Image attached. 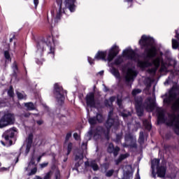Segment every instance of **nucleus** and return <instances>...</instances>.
I'll list each match as a JSON object with an SVG mask.
<instances>
[{"instance_id": "f257e3e1", "label": "nucleus", "mask_w": 179, "mask_h": 179, "mask_svg": "<svg viewBox=\"0 0 179 179\" xmlns=\"http://www.w3.org/2000/svg\"><path fill=\"white\" fill-rule=\"evenodd\" d=\"M141 50H144L141 57L144 60H138L137 66L141 69H145L152 66L150 59H153L157 55V48L155 45V39L150 36L143 35L138 41Z\"/></svg>"}, {"instance_id": "f03ea898", "label": "nucleus", "mask_w": 179, "mask_h": 179, "mask_svg": "<svg viewBox=\"0 0 179 179\" xmlns=\"http://www.w3.org/2000/svg\"><path fill=\"white\" fill-rule=\"evenodd\" d=\"M114 111L110 110L108 115V119L105 123V127L106 129H104L103 127H98L96 128L97 132H100V134H103L107 141L110 140V131H111V128H118L120 127V122L118 120L113 117V114Z\"/></svg>"}, {"instance_id": "7ed1b4c3", "label": "nucleus", "mask_w": 179, "mask_h": 179, "mask_svg": "<svg viewBox=\"0 0 179 179\" xmlns=\"http://www.w3.org/2000/svg\"><path fill=\"white\" fill-rule=\"evenodd\" d=\"M168 117L171 120L167 122L166 115L164 113L160 114L158 111L157 124L161 121L162 124H166L167 127H173L174 133L179 136V114L177 116L176 114H169Z\"/></svg>"}, {"instance_id": "20e7f679", "label": "nucleus", "mask_w": 179, "mask_h": 179, "mask_svg": "<svg viewBox=\"0 0 179 179\" xmlns=\"http://www.w3.org/2000/svg\"><path fill=\"white\" fill-rule=\"evenodd\" d=\"M169 97L164 99V103L169 105L171 103L173 100H175L171 106V110L174 113H179V86L178 85H173L169 91Z\"/></svg>"}, {"instance_id": "39448f33", "label": "nucleus", "mask_w": 179, "mask_h": 179, "mask_svg": "<svg viewBox=\"0 0 179 179\" xmlns=\"http://www.w3.org/2000/svg\"><path fill=\"white\" fill-rule=\"evenodd\" d=\"M62 1L63 0H56L59 9L57 11V14L55 17V23H59L62 18ZM75 2H76V0H64L65 8L69 9L71 13L76 10V5H75Z\"/></svg>"}, {"instance_id": "423d86ee", "label": "nucleus", "mask_w": 179, "mask_h": 179, "mask_svg": "<svg viewBox=\"0 0 179 179\" xmlns=\"http://www.w3.org/2000/svg\"><path fill=\"white\" fill-rule=\"evenodd\" d=\"M156 107V98L148 97L143 105H138L135 106L136 113L138 117H143L145 109L148 113H152Z\"/></svg>"}, {"instance_id": "0eeeda50", "label": "nucleus", "mask_w": 179, "mask_h": 179, "mask_svg": "<svg viewBox=\"0 0 179 179\" xmlns=\"http://www.w3.org/2000/svg\"><path fill=\"white\" fill-rule=\"evenodd\" d=\"M44 45H47L50 48L48 54H55V45L54 43V39L51 36H48L47 38H42L40 39L36 44L38 50H44Z\"/></svg>"}, {"instance_id": "6e6552de", "label": "nucleus", "mask_w": 179, "mask_h": 179, "mask_svg": "<svg viewBox=\"0 0 179 179\" xmlns=\"http://www.w3.org/2000/svg\"><path fill=\"white\" fill-rule=\"evenodd\" d=\"M53 93L57 100L58 104H59V106H62L65 101V94H66L68 92L64 90L59 84L55 83L54 85Z\"/></svg>"}, {"instance_id": "1a4fd4ad", "label": "nucleus", "mask_w": 179, "mask_h": 179, "mask_svg": "<svg viewBox=\"0 0 179 179\" xmlns=\"http://www.w3.org/2000/svg\"><path fill=\"white\" fill-rule=\"evenodd\" d=\"M167 63L163 59V52H160V49H157V68H160L159 73H164L167 72Z\"/></svg>"}, {"instance_id": "9d476101", "label": "nucleus", "mask_w": 179, "mask_h": 179, "mask_svg": "<svg viewBox=\"0 0 179 179\" xmlns=\"http://www.w3.org/2000/svg\"><path fill=\"white\" fill-rule=\"evenodd\" d=\"M126 142H129V144L124 143V148H129V149H138V144L136 143V138L131 134H127L125 136Z\"/></svg>"}, {"instance_id": "9b49d317", "label": "nucleus", "mask_w": 179, "mask_h": 179, "mask_svg": "<svg viewBox=\"0 0 179 179\" xmlns=\"http://www.w3.org/2000/svg\"><path fill=\"white\" fill-rule=\"evenodd\" d=\"M13 124V115L12 113L5 114L0 119V128H5L8 125H12Z\"/></svg>"}, {"instance_id": "f8f14e48", "label": "nucleus", "mask_w": 179, "mask_h": 179, "mask_svg": "<svg viewBox=\"0 0 179 179\" xmlns=\"http://www.w3.org/2000/svg\"><path fill=\"white\" fill-rule=\"evenodd\" d=\"M2 137L6 141V142H9V145L12 146L13 145V142H16V137H15V131L12 129L6 131Z\"/></svg>"}, {"instance_id": "ddd939ff", "label": "nucleus", "mask_w": 179, "mask_h": 179, "mask_svg": "<svg viewBox=\"0 0 179 179\" xmlns=\"http://www.w3.org/2000/svg\"><path fill=\"white\" fill-rule=\"evenodd\" d=\"M118 54H120V47L117 45H114L108 51L107 61H108V62H111V61H113Z\"/></svg>"}, {"instance_id": "4468645a", "label": "nucleus", "mask_w": 179, "mask_h": 179, "mask_svg": "<svg viewBox=\"0 0 179 179\" xmlns=\"http://www.w3.org/2000/svg\"><path fill=\"white\" fill-rule=\"evenodd\" d=\"M85 101L87 107H90V108H96L94 92H89L85 96Z\"/></svg>"}, {"instance_id": "2eb2a0df", "label": "nucleus", "mask_w": 179, "mask_h": 179, "mask_svg": "<svg viewBox=\"0 0 179 179\" xmlns=\"http://www.w3.org/2000/svg\"><path fill=\"white\" fill-rule=\"evenodd\" d=\"M120 150H121V148H120L118 145L115 147L113 143H109L107 148V152L110 155L113 154L114 157H117V156H118Z\"/></svg>"}, {"instance_id": "dca6fc26", "label": "nucleus", "mask_w": 179, "mask_h": 179, "mask_svg": "<svg viewBox=\"0 0 179 179\" xmlns=\"http://www.w3.org/2000/svg\"><path fill=\"white\" fill-rule=\"evenodd\" d=\"M136 76H138V72L132 68H129L127 69V76H125V81L129 83V82H131L134 78H136Z\"/></svg>"}, {"instance_id": "f3484780", "label": "nucleus", "mask_w": 179, "mask_h": 179, "mask_svg": "<svg viewBox=\"0 0 179 179\" xmlns=\"http://www.w3.org/2000/svg\"><path fill=\"white\" fill-rule=\"evenodd\" d=\"M34 136L33 134H29L27 138L26 139V149H25V155L27 156L30 152V150L31 149V146L33 145V139Z\"/></svg>"}, {"instance_id": "a211bd4d", "label": "nucleus", "mask_w": 179, "mask_h": 179, "mask_svg": "<svg viewBox=\"0 0 179 179\" xmlns=\"http://www.w3.org/2000/svg\"><path fill=\"white\" fill-rule=\"evenodd\" d=\"M123 57L128 58V59H136V52L132 49H127L123 50Z\"/></svg>"}, {"instance_id": "6ab92c4d", "label": "nucleus", "mask_w": 179, "mask_h": 179, "mask_svg": "<svg viewBox=\"0 0 179 179\" xmlns=\"http://www.w3.org/2000/svg\"><path fill=\"white\" fill-rule=\"evenodd\" d=\"M160 163V159H157V177H160V178H164L166 177V172L167 171V168L166 166H159Z\"/></svg>"}, {"instance_id": "aec40b11", "label": "nucleus", "mask_w": 179, "mask_h": 179, "mask_svg": "<svg viewBox=\"0 0 179 179\" xmlns=\"http://www.w3.org/2000/svg\"><path fill=\"white\" fill-rule=\"evenodd\" d=\"M157 174V159L155 158L151 160V177L152 178H156V175Z\"/></svg>"}, {"instance_id": "412c9836", "label": "nucleus", "mask_w": 179, "mask_h": 179, "mask_svg": "<svg viewBox=\"0 0 179 179\" xmlns=\"http://www.w3.org/2000/svg\"><path fill=\"white\" fill-rule=\"evenodd\" d=\"M107 50L101 51L99 50L96 52L94 59H96V61H107Z\"/></svg>"}, {"instance_id": "4be33fe9", "label": "nucleus", "mask_w": 179, "mask_h": 179, "mask_svg": "<svg viewBox=\"0 0 179 179\" xmlns=\"http://www.w3.org/2000/svg\"><path fill=\"white\" fill-rule=\"evenodd\" d=\"M154 64L155 68L148 70V73H150V75H156V72H157V58H155V59L154 60Z\"/></svg>"}, {"instance_id": "5701e85b", "label": "nucleus", "mask_w": 179, "mask_h": 179, "mask_svg": "<svg viewBox=\"0 0 179 179\" xmlns=\"http://www.w3.org/2000/svg\"><path fill=\"white\" fill-rule=\"evenodd\" d=\"M165 57L169 62V66H176V65H177V61L173 59V57H167V53L165 54Z\"/></svg>"}, {"instance_id": "b1692460", "label": "nucleus", "mask_w": 179, "mask_h": 179, "mask_svg": "<svg viewBox=\"0 0 179 179\" xmlns=\"http://www.w3.org/2000/svg\"><path fill=\"white\" fill-rule=\"evenodd\" d=\"M129 155L128 154H121L118 159L115 160V164L117 166H118V164H120V163H121V162H122V160H125V159H127V157H128Z\"/></svg>"}, {"instance_id": "393cba45", "label": "nucleus", "mask_w": 179, "mask_h": 179, "mask_svg": "<svg viewBox=\"0 0 179 179\" xmlns=\"http://www.w3.org/2000/svg\"><path fill=\"white\" fill-rule=\"evenodd\" d=\"M24 107L29 110V111H33V110H36V107L34 106V103L33 102H27L24 103Z\"/></svg>"}, {"instance_id": "a878e982", "label": "nucleus", "mask_w": 179, "mask_h": 179, "mask_svg": "<svg viewBox=\"0 0 179 179\" xmlns=\"http://www.w3.org/2000/svg\"><path fill=\"white\" fill-rule=\"evenodd\" d=\"M135 106H143V99L142 96H136L134 98Z\"/></svg>"}, {"instance_id": "bb28decb", "label": "nucleus", "mask_w": 179, "mask_h": 179, "mask_svg": "<svg viewBox=\"0 0 179 179\" xmlns=\"http://www.w3.org/2000/svg\"><path fill=\"white\" fill-rule=\"evenodd\" d=\"M110 72L112 75H113V76H115V78H117V79H120V78H121L120 71L115 67H112Z\"/></svg>"}, {"instance_id": "cd10ccee", "label": "nucleus", "mask_w": 179, "mask_h": 179, "mask_svg": "<svg viewBox=\"0 0 179 179\" xmlns=\"http://www.w3.org/2000/svg\"><path fill=\"white\" fill-rule=\"evenodd\" d=\"M138 142L140 145H143L145 143V132L140 131Z\"/></svg>"}, {"instance_id": "c85d7f7f", "label": "nucleus", "mask_w": 179, "mask_h": 179, "mask_svg": "<svg viewBox=\"0 0 179 179\" xmlns=\"http://www.w3.org/2000/svg\"><path fill=\"white\" fill-rule=\"evenodd\" d=\"M143 124L147 131H150V129H152V124H150V122H149L148 119L144 120Z\"/></svg>"}, {"instance_id": "c756f323", "label": "nucleus", "mask_w": 179, "mask_h": 179, "mask_svg": "<svg viewBox=\"0 0 179 179\" xmlns=\"http://www.w3.org/2000/svg\"><path fill=\"white\" fill-rule=\"evenodd\" d=\"M155 83V79L148 77L145 80V85L147 86V87H152V83Z\"/></svg>"}, {"instance_id": "7c9ffc66", "label": "nucleus", "mask_w": 179, "mask_h": 179, "mask_svg": "<svg viewBox=\"0 0 179 179\" xmlns=\"http://www.w3.org/2000/svg\"><path fill=\"white\" fill-rule=\"evenodd\" d=\"M90 167H92L94 171H97V170H99V165L96 162V160L90 162Z\"/></svg>"}, {"instance_id": "2f4dec72", "label": "nucleus", "mask_w": 179, "mask_h": 179, "mask_svg": "<svg viewBox=\"0 0 179 179\" xmlns=\"http://www.w3.org/2000/svg\"><path fill=\"white\" fill-rule=\"evenodd\" d=\"M4 58H6V62H12V58L10 57V54L9 53V51H4Z\"/></svg>"}, {"instance_id": "473e14b6", "label": "nucleus", "mask_w": 179, "mask_h": 179, "mask_svg": "<svg viewBox=\"0 0 179 179\" xmlns=\"http://www.w3.org/2000/svg\"><path fill=\"white\" fill-rule=\"evenodd\" d=\"M88 122L90 124V125H96V124H97V120L96 119L95 116L89 117Z\"/></svg>"}, {"instance_id": "72a5a7b5", "label": "nucleus", "mask_w": 179, "mask_h": 179, "mask_svg": "<svg viewBox=\"0 0 179 179\" xmlns=\"http://www.w3.org/2000/svg\"><path fill=\"white\" fill-rule=\"evenodd\" d=\"M73 148V144L71 142L69 143V144L67 145L66 156H69V155H71V152H72Z\"/></svg>"}, {"instance_id": "f704fd0d", "label": "nucleus", "mask_w": 179, "mask_h": 179, "mask_svg": "<svg viewBox=\"0 0 179 179\" xmlns=\"http://www.w3.org/2000/svg\"><path fill=\"white\" fill-rule=\"evenodd\" d=\"M179 47V43L178 42L177 40L173 38L172 39V48L173 50H177V48H178Z\"/></svg>"}, {"instance_id": "c9c22d12", "label": "nucleus", "mask_w": 179, "mask_h": 179, "mask_svg": "<svg viewBox=\"0 0 179 179\" xmlns=\"http://www.w3.org/2000/svg\"><path fill=\"white\" fill-rule=\"evenodd\" d=\"M95 118L99 124H101L103 122V115L100 113H97L96 115L95 116Z\"/></svg>"}, {"instance_id": "e433bc0d", "label": "nucleus", "mask_w": 179, "mask_h": 179, "mask_svg": "<svg viewBox=\"0 0 179 179\" xmlns=\"http://www.w3.org/2000/svg\"><path fill=\"white\" fill-rule=\"evenodd\" d=\"M122 62H124V60L122 59V58L119 57L115 59L114 65H117V66L121 65Z\"/></svg>"}, {"instance_id": "4c0bfd02", "label": "nucleus", "mask_w": 179, "mask_h": 179, "mask_svg": "<svg viewBox=\"0 0 179 179\" xmlns=\"http://www.w3.org/2000/svg\"><path fill=\"white\" fill-rule=\"evenodd\" d=\"M8 95L9 97H15V92L13 91V87L10 86L8 91Z\"/></svg>"}, {"instance_id": "58836bf2", "label": "nucleus", "mask_w": 179, "mask_h": 179, "mask_svg": "<svg viewBox=\"0 0 179 179\" xmlns=\"http://www.w3.org/2000/svg\"><path fill=\"white\" fill-rule=\"evenodd\" d=\"M51 177H52V171H49L47 173H45L43 179H51Z\"/></svg>"}, {"instance_id": "ea45409f", "label": "nucleus", "mask_w": 179, "mask_h": 179, "mask_svg": "<svg viewBox=\"0 0 179 179\" xmlns=\"http://www.w3.org/2000/svg\"><path fill=\"white\" fill-rule=\"evenodd\" d=\"M71 138H72V131H69L66 134L64 143H66V142H68Z\"/></svg>"}, {"instance_id": "a19ab883", "label": "nucleus", "mask_w": 179, "mask_h": 179, "mask_svg": "<svg viewBox=\"0 0 179 179\" xmlns=\"http://www.w3.org/2000/svg\"><path fill=\"white\" fill-rule=\"evenodd\" d=\"M55 179H61V171L57 169L55 173Z\"/></svg>"}, {"instance_id": "79ce46f5", "label": "nucleus", "mask_w": 179, "mask_h": 179, "mask_svg": "<svg viewBox=\"0 0 179 179\" xmlns=\"http://www.w3.org/2000/svg\"><path fill=\"white\" fill-rule=\"evenodd\" d=\"M37 173V167H34L31 170L29 173H27V176H34Z\"/></svg>"}, {"instance_id": "37998d69", "label": "nucleus", "mask_w": 179, "mask_h": 179, "mask_svg": "<svg viewBox=\"0 0 179 179\" xmlns=\"http://www.w3.org/2000/svg\"><path fill=\"white\" fill-rule=\"evenodd\" d=\"M141 92H142V90H141L139 89H134L132 90L131 94L133 96H136V94H139V93H141Z\"/></svg>"}, {"instance_id": "c03bdc74", "label": "nucleus", "mask_w": 179, "mask_h": 179, "mask_svg": "<svg viewBox=\"0 0 179 179\" xmlns=\"http://www.w3.org/2000/svg\"><path fill=\"white\" fill-rule=\"evenodd\" d=\"M13 69L14 71H19V66H17L16 61L13 63Z\"/></svg>"}, {"instance_id": "a18cd8bd", "label": "nucleus", "mask_w": 179, "mask_h": 179, "mask_svg": "<svg viewBox=\"0 0 179 179\" xmlns=\"http://www.w3.org/2000/svg\"><path fill=\"white\" fill-rule=\"evenodd\" d=\"M82 159H83V153H80V155H76L75 156L76 162H78V160H82Z\"/></svg>"}, {"instance_id": "49530a36", "label": "nucleus", "mask_w": 179, "mask_h": 179, "mask_svg": "<svg viewBox=\"0 0 179 179\" xmlns=\"http://www.w3.org/2000/svg\"><path fill=\"white\" fill-rule=\"evenodd\" d=\"M113 174H114V169L109 170L106 172V177H112Z\"/></svg>"}, {"instance_id": "de8ad7c7", "label": "nucleus", "mask_w": 179, "mask_h": 179, "mask_svg": "<svg viewBox=\"0 0 179 179\" xmlns=\"http://www.w3.org/2000/svg\"><path fill=\"white\" fill-rule=\"evenodd\" d=\"M17 96L18 100H23V99H24V95H23V94L21 92H17Z\"/></svg>"}, {"instance_id": "09e8293b", "label": "nucleus", "mask_w": 179, "mask_h": 179, "mask_svg": "<svg viewBox=\"0 0 179 179\" xmlns=\"http://www.w3.org/2000/svg\"><path fill=\"white\" fill-rule=\"evenodd\" d=\"M117 104L120 108L122 107V99L117 98Z\"/></svg>"}, {"instance_id": "8fccbe9b", "label": "nucleus", "mask_w": 179, "mask_h": 179, "mask_svg": "<svg viewBox=\"0 0 179 179\" xmlns=\"http://www.w3.org/2000/svg\"><path fill=\"white\" fill-rule=\"evenodd\" d=\"M94 59H93L90 57H88V58H87L88 62L90 65H94Z\"/></svg>"}, {"instance_id": "3c124183", "label": "nucleus", "mask_w": 179, "mask_h": 179, "mask_svg": "<svg viewBox=\"0 0 179 179\" xmlns=\"http://www.w3.org/2000/svg\"><path fill=\"white\" fill-rule=\"evenodd\" d=\"M124 178L125 179H130L131 178V171H127L126 173L124 175Z\"/></svg>"}, {"instance_id": "603ef678", "label": "nucleus", "mask_w": 179, "mask_h": 179, "mask_svg": "<svg viewBox=\"0 0 179 179\" xmlns=\"http://www.w3.org/2000/svg\"><path fill=\"white\" fill-rule=\"evenodd\" d=\"M122 139V134H116V142H120Z\"/></svg>"}, {"instance_id": "864d4df0", "label": "nucleus", "mask_w": 179, "mask_h": 179, "mask_svg": "<svg viewBox=\"0 0 179 179\" xmlns=\"http://www.w3.org/2000/svg\"><path fill=\"white\" fill-rule=\"evenodd\" d=\"M170 82H171V77L169 76L168 79H166L164 83V85H165V86L167 85H170Z\"/></svg>"}, {"instance_id": "5fc2aeb1", "label": "nucleus", "mask_w": 179, "mask_h": 179, "mask_svg": "<svg viewBox=\"0 0 179 179\" xmlns=\"http://www.w3.org/2000/svg\"><path fill=\"white\" fill-rule=\"evenodd\" d=\"M48 166V162H43L40 164L41 169H45Z\"/></svg>"}, {"instance_id": "6e6d98bb", "label": "nucleus", "mask_w": 179, "mask_h": 179, "mask_svg": "<svg viewBox=\"0 0 179 179\" xmlns=\"http://www.w3.org/2000/svg\"><path fill=\"white\" fill-rule=\"evenodd\" d=\"M115 96H112L109 98V101L111 103V104L115 101Z\"/></svg>"}, {"instance_id": "4d7b16f0", "label": "nucleus", "mask_w": 179, "mask_h": 179, "mask_svg": "<svg viewBox=\"0 0 179 179\" xmlns=\"http://www.w3.org/2000/svg\"><path fill=\"white\" fill-rule=\"evenodd\" d=\"M104 104L106 107H111V105L110 104V101H108V99H106L104 101Z\"/></svg>"}, {"instance_id": "13d9d810", "label": "nucleus", "mask_w": 179, "mask_h": 179, "mask_svg": "<svg viewBox=\"0 0 179 179\" xmlns=\"http://www.w3.org/2000/svg\"><path fill=\"white\" fill-rule=\"evenodd\" d=\"M73 138L76 141H79V134H78V133H74Z\"/></svg>"}, {"instance_id": "bf43d9fd", "label": "nucleus", "mask_w": 179, "mask_h": 179, "mask_svg": "<svg viewBox=\"0 0 179 179\" xmlns=\"http://www.w3.org/2000/svg\"><path fill=\"white\" fill-rule=\"evenodd\" d=\"M39 1L40 0H34V6H35V8H37V6H38Z\"/></svg>"}, {"instance_id": "052dcab7", "label": "nucleus", "mask_w": 179, "mask_h": 179, "mask_svg": "<svg viewBox=\"0 0 179 179\" xmlns=\"http://www.w3.org/2000/svg\"><path fill=\"white\" fill-rule=\"evenodd\" d=\"M175 38H177V40L179 41V33H178V30H176Z\"/></svg>"}, {"instance_id": "680f3d73", "label": "nucleus", "mask_w": 179, "mask_h": 179, "mask_svg": "<svg viewBox=\"0 0 179 179\" xmlns=\"http://www.w3.org/2000/svg\"><path fill=\"white\" fill-rule=\"evenodd\" d=\"M43 123L44 122L42 120L36 121V124H38V125H43Z\"/></svg>"}, {"instance_id": "e2e57ef3", "label": "nucleus", "mask_w": 179, "mask_h": 179, "mask_svg": "<svg viewBox=\"0 0 179 179\" xmlns=\"http://www.w3.org/2000/svg\"><path fill=\"white\" fill-rule=\"evenodd\" d=\"M51 170H57V165H55V164H52Z\"/></svg>"}, {"instance_id": "0e129e2a", "label": "nucleus", "mask_w": 179, "mask_h": 179, "mask_svg": "<svg viewBox=\"0 0 179 179\" xmlns=\"http://www.w3.org/2000/svg\"><path fill=\"white\" fill-rule=\"evenodd\" d=\"M85 167H90V162L89 161H87L85 162Z\"/></svg>"}, {"instance_id": "69168bd1", "label": "nucleus", "mask_w": 179, "mask_h": 179, "mask_svg": "<svg viewBox=\"0 0 179 179\" xmlns=\"http://www.w3.org/2000/svg\"><path fill=\"white\" fill-rule=\"evenodd\" d=\"M0 104H5V99L0 98Z\"/></svg>"}, {"instance_id": "338daca9", "label": "nucleus", "mask_w": 179, "mask_h": 179, "mask_svg": "<svg viewBox=\"0 0 179 179\" xmlns=\"http://www.w3.org/2000/svg\"><path fill=\"white\" fill-rule=\"evenodd\" d=\"M134 179H141V176H139L138 172H137V173L136 174V178Z\"/></svg>"}, {"instance_id": "774afa93", "label": "nucleus", "mask_w": 179, "mask_h": 179, "mask_svg": "<svg viewBox=\"0 0 179 179\" xmlns=\"http://www.w3.org/2000/svg\"><path fill=\"white\" fill-rule=\"evenodd\" d=\"M87 143H82V148H87Z\"/></svg>"}]
</instances>
